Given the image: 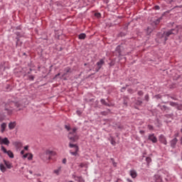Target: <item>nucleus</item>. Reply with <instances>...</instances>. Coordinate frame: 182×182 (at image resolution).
Returning <instances> with one entry per match:
<instances>
[{"instance_id": "63", "label": "nucleus", "mask_w": 182, "mask_h": 182, "mask_svg": "<svg viewBox=\"0 0 182 182\" xmlns=\"http://www.w3.org/2000/svg\"><path fill=\"white\" fill-rule=\"evenodd\" d=\"M29 149V146H26L25 147H24V150H28Z\"/></svg>"}, {"instance_id": "30", "label": "nucleus", "mask_w": 182, "mask_h": 182, "mask_svg": "<svg viewBox=\"0 0 182 182\" xmlns=\"http://www.w3.org/2000/svg\"><path fill=\"white\" fill-rule=\"evenodd\" d=\"M146 31V35H150V33H151L153 32V28H151L150 27H147Z\"/></svg>"}, {"instance_id": "62", "label": "nucleus", "mask_w": 182, "mask_h": 182, "mask_svg": "<svg viewBox=\"0 0 182 182\" xmlns=\"http://www.w3.org/2000/svg\"><path fill=\"white\" fill-rule=\"evenodd\" d=\"M171 99H172V100H177V98H176L174 97H171Z\"/></svg>"}, {"instance_id": "3", "label": "nucleus", "mask_w": 182, "mask_h": 182, "mask_svg": "<svg viewBox=\"0 0 182 182\" xmlns=\"http://www.w3.org/2000/svg\"><path fill=\"white\" fill-rule=\"evenodd\" d=\"M178 33V28L176 26L175 28H171L168 30V31L164 32V33H158L157 36L159 39H161V41L167 42L168 40V37L171 36V35H177Z\"/></svg>"}, {"instance_id": "61", "label": "nucleus", "mask_w": 182, "mask_h": 182, "mask_svg": "<svg viewBox=\"0 0 182 182\" xmlns=\"http://www.w3.org/2000/svg\"><path fill=\"white\" fill-rule=\"evenodd\" d=\"M23 159H26V157H28V154H26L23 156Z\"/></svg>"}, {"instance_id": "25", "label": "nucleus", "mask_w": 182, "mask_h": 182, "mask_svg": "<svg viewBox=\"0 0 182 182\" xmlns=\"http://www.w3.org/2000/svg\"><path fill=\"white\" fill-rule=\"evenodd\" d=\"M14 146L19 149V147H22V142L21 141H15L14 142Z\"/></svg>"}, {"instance_id": "46", "label": "nucleus", "mask_w": 182, "mask_h": 182, "mask_svg": "<svg viewBox=\"0 0 182 182\" xmlns=\"http://www.w3.org/2000/svg\"><path fill=\"white\" fill-rule=\"evenodd\" d=\"M65 129L68 132H70V125H65Z\"/></svg>"}, {"instance_id": "14", "label": "nucleus", "mask_w": 182, "mask_h": 182, "mask_svg": "<svg viewBox=\"0 0 182 182\" xmlns=\"http://www.w3.org/2000/svg\"><path fill=\"white\" fill-rule=\"evenodd\" d=\"M129 176H131L132 178H136L137 177V171L134 169L129 171Z\"/></svg>"}, {"instance_id": "54", "label": "nucleus", "mask_w": 182, "mask_h": 182, "mask_svg": "<svg viewBox=\"0 0 182 182\" xmlns=\"http://www.w3.org/2000/svg\"><path fill=\"white\" fill-rule=\"evenodd\" d=\"M154 9L155 11H159L160 9V6H155Z\"/></svg>"}, {"instance_id": "12", "label": "nucleus", "mask_w": 182, "mask_h": 182, "mask_svg": "<svg viewBox=\"0 0 182 182\" xmlns=\"http://www.w3.org/2000/svg\"><path fill=\"white\" fill-rule=\"evenodd\" d=\"M9 139L8 138L5 137L4 139H1L0 141V144H5L6 146H9Z\"/></svg>"}, {"instance_id": "15", "label": "nucleus", "mask_w": 182, "mask_h": 182, "mask_svg": "<svg viewBox=\"0 0 182 182\" xmlns=\"http://www.w3.org/2000/svg\"><path fill=\"white\" fill-rule=\"evenodd\" d=\"M5 63H6L5 61H2L0 63V75H2V69L4 71L5 70V69H6V67L5 66Z\"/></svg>"}, {"instance_id": "49", "label": "nucleus", "mask_w": 182, "mask_h": 182, "mask_svg": "<svg viewBox=\"0 0 182 182\" xmlns=\"http://www.w3.org/2000/svg\"><path fill=\"white\" fill-rule=\"evenodd\" d=\"M154 97H156L157 100H159V99H161L162 96H161V95L158 94V95H156L154 96Z\"/></svg>"}, {"instance_id": "9", "label": "nucleus", "mask_w": 182, "mask_h": 182, "mask_svg": "<svg viewBox=\"0 0 182 182\" xmlns=\"http://www.w3.org/2000/svg\"><path fill=\"white\" fill-rule=\"evenodd\" d=\"M148 140H149L150 141H151L154 144L157 143V137L156 136V135H154V134H149Z\"/></svg>"}, {"instance_id": "22", "label": "nucleus", "mask_w": 182, "mask_h": 182, "mask_svg": "<svg viewBox=\"0 0 182 182\" xmlns=\"http://www.w3.org/2000/svg\"><path fill=\"white\" fill-rule=\"evenodd\" d=\"M100 102L104 106H107L108 107H110V106H112L110 104L106 102L105 99H101Z\"/></svg>"}, {"instance_id": "6", "label": "nucleus", "mask_w": 182, "mask_h": 182, "mask_svg": "<svg viewBox=\"0 0 182 182\" xmlns=\"http://www.w3.org/2000/svg\"><path fill=\"white\" fill-rule=\"evenodd\" d=\"M158 107L164 113H168L170 110H171V108L170 107H167L166 105H158Z\"/></svg>"}, {"instance_id": "20", "label": "nucleus", "mask_w": 182, "mask_h": 182, "mask_svg": "<svg viewBox=\"0 0 182 182\" xmlns=\"http://www.w3.org/2000/svg\"><path fill=\"white\" fill-rule=\"evenodd\" d=\"M115 52H117L119 56H122V47L120 46H117L115 48Z\"/></svg>"}, {"instance_id": "32", "label": "nucleus", "mask_w": 182, "mask_h": 182, "mask_svg": "<svg viewBox=\"0 0 182 182\" xmlns=\"http://www.w3.org/2000/svg\"><path fill=\"white\" fill-rule=\"evenodd\" d=\"M161 19H163V18H161V17L157 18L156 20H155L154 21V23H155V25H159V23H160Z\"/></svg>"}, {"instance_id": "47", "label": "nucleus", "mask_w": 182, "mask_h": 182, "mask_svg": "<svg viewBox=\"0 0 182 182\" xmlns=\"http://www.w3.org/2000/svg\"><path fill=\"white\" fill-rule=\"evenodd\" d=\"M14 106L16 107H21V104L19 102H14Z\"/></svg>"}, {"instance_id": "4", "label": "nucleus", "mask_w": 182, "mask_h": 182, "mask_svg": "<svg viewBox=\"0 0 182 182\" xmlns=\"http://www.w3.org/2000/svg\"><path fill=\"white\" fill-rule=\"evenodd\" d=\"M163 171L159 170L157 173L154 176V181L155 182H163Z\"/></svg>"}, {"instance_id": "50", "label": "nucleus", "mask_w": 182, "mask_h": 182, "mask_svg": "<svg viewBox=\"0 0 182 182\" xmlns=\"http://www.w3.org/2000/svg\"><path fill=\"white\" fill-rule=\"evenodd\" d=\"M119 36H121V37L126 36V33L121 32V33H119Z\"/></svg>"}, {"instance_id": "36", "label": "nucleus", "mask_w": 182, "mask_h": 182, "mask_svg": "<svg viewBox=\"0 0 182 182\" xmlns=\"http://www.w3.org/2000/svg\"><path fill=\"white\" fill-rule=\"evenodd\" d=\"M110 160H111L114 167H117V163H116V161H114V159L111 158Z\"/></svg>"}, {"instance_id": "57", "label": "nucleus", "mask_w": 182, "mask_h": 182, "mask_svg": "<svg viewBox=\"0 0 182 182\" xmlns=\"http://www.w3.org/2000/svg\"><path fill=\"white\" fill-rule=\"evenodd\" d=\"M77 114H78V116H80V114H82V112L77 110Z\"/></svg>"}, {"instance_id": "2", "label": "nucleus", "mask_w": 182, "mask_h": 182, "mask_svg": "<svg viewBox=\"0 0 182 182\" xmlns=\"http://www.w3.org/2000/svg\"><path fill=\"white\" fill-rule=\"evenodd\" d=\"M178 33V28L176 26L175 28H171L168 30V31L164 32V33H158L157 36L159 39H161V41L167 42L168 40V37L171 36V35H177Z\"/></svg>"}, {"instance_id": "56", "label": "nucleus", "mask_w": 182, "mask_h": 182, "mask_svg": "<svg viewBox=\"0 0 182 182\" xmlns=\"http://www.w3.org/2000/svg\"><path fill=\"white\" fill-rule=\"evenodd\" d=\"M66 161H67L66 158H64V159H63V164H66Z\"/></svg>"}, {"instance_id": "16", "label": "nucleus", "mask_w": 182, "mask_h": 182, "mask_svg": "<svg viewBox=\"0 0 182 182\" xmlns=\"http://www.w3.org/2000/svg\"><path fill=\"white\" fill-rule=\"evenodd\" d=\"M64 74L63 75V76H66V75H68V73H72V69L70 68V67H67L64 69Z\"/></svg>"}, {"instance_id": "48", "label": "nucleus", "mask_w": 182, "mask_h": 182, "mask_svg": "<svg viewBox=\"0 0 182 182\" xmlns=\"http://www.w3.org/2000/svg\"><path fill=\"white\" fill-rule=\"evenodd\" d=\"M176 109L178 110H182V104H181V105L178 104Z\"/></svg>"}, {"instance_id": "37", "label": "nucleus", "mask_w": 182, "mask_h": 182, "mask_svg": "<svg viewBox=\"0 0 182 182\" xmlns=\"http://www.w3.org/2000/svg\"><path fill=\"white\" fill-rule=\"evenodd\" d=\"M127 99H129L127 97H124L123 105H124V106H127Z\"/></svg>"}, {"instance_id": "7", "label": "nucleus", "mask_w": 182, "mask_h": 182, "mask_svg": "<svg viewBox=\"0 0 182 182\" xmlns=\"http://www.w3.org/2000/svg\"><path fill=\"white\" fill-rule=\"evenodd\" d=\"M159 141L161 143V144H164V146H167V138H166V136L163 134L159 135Z\"/></svg>"}, {"instance_id": "8", "label": "nucleus", "mask_w": 182, "mask_h": 182, "mask_svg": "<svg viewBox=\"0 0 182 182\" xmlns=\"http://www.w3.org/2000/svg\"><path fill=\"white\" fill-rule=\"evenodd\" d=\"M105 65V60L104 59H100L97 63V68H95V72H99L100 69H102V66Z\"/></svg>"}, {"instance_id": "35", "label": "nucleus", "mask_w": 182, "mask_h": 182, "mask_svg": "<svg viewBox=\"0 0 182 182\" xmlns=\"http://www.w3.org/2000/svg\"><path fill=\"white\" fill-rule=\"evenodd\" d=\"M6 92H11V90H12V87H11V85H6Z\"/></svg>"}, {"instance_id": "21", "label": "nucleus", "mask_w": 182, "mask_h": 182, "mask_svg": "<svg viewBox=\"0 0 182 182\" xmlns=\"http://www.w3.org/2000/svg\"><path fill=\"white\" fill-rule=\"evenodd\" d=\"M5 108L4 110H6V112H7V114H9V116H11V114H12V113H14V109H9L8 107H6V105H5Z\"/></svg>"}, {"instance_id": "19", "label": "nucleus", "mask_w": 182, "mask_h": 182, "mask_svg": "<svg viewBox=\"0 0 182 182\" xmlns=\"http://www.w3.org/2000/svg\"><path fill=\"white\" fill-rule=\"evenodd\" d=\"M46 156H48V160H50V157H52V156L53 155V151H50L49 149H47L46 151Z\"/></svg>"}, {"instance_id": "13", "label": "nucleus", "mask_w": 182, "mask_h": 182, "mask_svg": "<svg viewBox=\"0 0 182 182\" xmlns=\"http://www.w3.org/2000/svg\"><path fill=\"white\" fill-rule=\"evenodd\" d=\"M73 178L75 180V181L85 182V180L83 179V177H82V176H77L73 174Z\"/></svg>"}, {"instance_id": "40", "label": "nucleus", "mask_w": 182, "mask_h": 182, "mask_svg": "<svg viewBox=\"0 0 182 182\" xmlns=\"http://www.w3.org/2000/svg\"><path fill=\"white\" fill-rule=\"evenodd\" d=\"M28 77L29 80H35V75H29Z\"/></svg>"}, {"instance_id": "39", "label": "nucleus", "mask_w": 182, "mask_h": 182, "mask_svg": "<svg viewBox=\"0 0 182 182\" xmlns=\"http://www.w3.org/2000/svg\"><path fill=\"white\" fill-rule=\"evenodd\" d=\"M128 93H129V95H133V93H134V90L132 89V88H129L127 90Z\"/></svg>"}, {"instance_id": "41", "label": "nucleus", "mask_w": 182, "mask_h": 182, "mask_svg": "<svg viewBox=\"0 0 182 182\" xmlns=\"http://www.w3.org/2000/svg\"><path fill=\"white\" fill-rule=\"evenodd\" d=\"M146 163H147L148 165L150 164V162L151 161V158H150V157H146Z\"/></svg>"}, {"instance_id": "24", "label": "nucleus", "mask_w": 182, "mask_h": 182, "mask_svg": "<svg viewBox=\"0 0 182 182\" xmlns=\"http://www.w3.org/2000/svg\"><path fill=\"white\" fill-rule=\"evenodd\" d=\"M129 80V82H132V85H139V80L137 79H133L130 77Z\"/></svg>"}, {"instance_id": "64", "label": "nucleus", "mask_w": 182, "mask_h": 182, "mask_svg": "<svg viewBox=\"0 0 182 182\" xmlns=\"http://www.w3.org/2000/svg\"><path fill=\"white\" fill-rule=\"evenodd\" d=\"M180 141H181V146H182V136H181V139H180Z\"/></svg>"}, {"instance_id": "18", "label": "nucleus", "mask_w": 182, "mask_h": 182, "mask_svg": "<svg viewBox=\"0 0 182 182\" xmlns=\"http://www.w3.org/2000/svg\"><path fill=\"white\" fill-rule=\"evenodd\" d=\"M15 127H16V122H10L9 124V129L10 130H14V129H15Z\"/></svg>"}, {"instance_id": "42", "label": "nucleus", "mask_w": 182, "mask_h": 182, "mask_svg": "<svg viewBox=\"0 0 182 182\" xmlns=\"http://www.w3.org/2000/svg\"><path fill=\"white\" fill-rule=\"evenodd\" d=\"M147 127H148L149 130H154V127H153V125H151V124H148Z\"/></svg>"}, {"instance_id": "51", "label": "nucleus", "mask_w": 182, "mask_h": 182, "mask_svg": "<svg viewBox=\"0 0 182 182\" xmlns=\"http://www.w3.org/2000/svg\"><path fill=\"white\" fill-rule=\"evenodd\" d=\"M32 159H33V155H32V154H30L28 156V160H32Z\"/></svg>"}, {"instance_id": "58", "label": "nucleus", "mask_w": 182, "mask_h": 182, "mask_svg": "<svg viewBox=\"0 0 182 182\" xmlns=\"http://www.w3.org/2000/svg\"><path fill=\"white\" fill-rule=\"evenodd\" d=\"M58 76H60V73L56 74L54 77V79H56V77H58Z\"/></svg>"}, {"instance_id": "52", "label": "nucleus", "mask_w": 182, "mask_h": 182, "mask_svg": "<svg viewBox=\"0 0 182 182\" xmlns=\"http://www.w3.org/2000/svg\"><path fill=\"white\" fill-rule=\"evenodd\" d=\"M95 16H96L97 18H100V16H102V15L100 14V13H95Z\"/></svg>"}, {"instance_id": "17", "label": "nucleus", "mask_w": 182, "mask_h": 182, "mask_svg": "<svg viewBox=\"0 0 182 182\" xmlns=\"http://www.w3.org/2000/svg\"><path fill=\"white\" fill-rule=\"evenodd\" d=\"M4 163L6 167V168H12V167H14L12 166V163L9 162V161H7L6 160L4 159Z\"/></svg>"}, {"instance_id": "26", "label": "nucleus", "mask_w": 182, "mask_h": 182, "mask_svg": "<svg viewBox=\"0 0 182 182\" xmlns=\"http://www.w3.org/2000/svg\"><path fill=\"white\" fill-rule=\"evenodd\" d=\"M0 170L2 171V173H5V171H6V167H5L4 164H0Z\"/></svg>"}, {"instance_id": "28", "label": "nucleus", "mask_w": 182, "mask_h": 182, "mask_svg": "<svg viewBox=\"0 0 182 182\" xmlns=\"http://www.w3.org/2000/svg\"><path fill=\"white\" fill-rule=\"evenodd\" d=\"M1 133H4V132H5V129H6V123L5 122L2 123L1 125Z\"/></svg>"}, {"instance_id": "59", "label": "nucleus", "mask_w": 182, "mask_h": 182, "mask_svg": "<svg viewBox=\"0 0 182 182\" xmlns=\"http://www.w3.org/2000/svg\"><path fill=\"white\" fill-rule=\"evenodd\" d=\"M178 137V133L174 134V139H177Z\"/></svg>"}, {"instance_id": "1", "label": "nucleus", "mask_w": 182, "mask_h": 182, "mask_svg": "<svg viewBox=\"0 0 182 182\" xmlns=\"http://www.w3.org/2000/svg\"><path fill=\"white\" fill-rule=\"evenodd\" d=\"M76 132H77V128L74 127L73 128V131L70 132L68 134V140H70L68 147L70 149H74V151L70 150V154L75 156V157L79 156V145L73 144L79 140V136L76 135Z\"/></svg>"}, {"instance_id": "33", "label": "nucleus", "mask_w": 182, "mask_h": 182, "mask_svg": "<svg viewBox=\"0 0 182 182\" xmlns=\"http://www.w3.org/2000/svg\"><path fill=\"white\" fill-rule=\"evenodd\" d=\"M62 170V167H59L58 169L54 170V173L55 174H56L57 176H59V172Z\"/></svg>"}, {"instance_id": "38", "label": "nucleus", "mask_w": 182, "mask_h": 182, "mask_svg": "<svg viewBox=\"0 0 182 182\" xmlns=\"http://www.w3.org/2000/svg\"><path fill=\"white\" fill-rule=\"evenodd\" d=\"M144 100H146V102H149V100H150V96L149 95V94L145 95Z\"/></svg>"}, {"instance_id": "11", "label": "nucleus", "mask_w": 182, "mask_h": 182, "mask_svg": "<svg viewBox=\"0 0 182 182\" xmlns=\"http://www.w3.org/2000/svg\"><path fill=\"white\" fill-rule=\"evenodd\" d=\"M15 35L16 36V45H18V43H19V41L20 40V38H23V33H21V32H18V31H16L14 33Z\"/></svg>"}, {"instance_id": "27", "label": "nucleus", "mask_w": 182, "mask_h": 182, "mask_svg": "<svg viewBox=\"0 0 182 182\" xmlns=\"http://www.w3.org/2000/svg\"><path fill=\"white\" fill-rule=\"evenodd\" d=\"M164 117H166V119H173V117H174V114L173 113L166 114H164Z\"/></svg>"}, {"instance_id": "55", "label": "nucleus", "mask_w": 182, "mask_h": 182, "mask_svg": "<svg viewBox=\"0 0 182 182\" xmlns=\"http://www.w3.org/2000/svg\"><path fill=\"white\" fill-rule=\"evenodd\" d=\"M32 73V68L29 69V71L27 72L26 75H31Z\"/></svg>"}, {"instance_id": "53", "label": "nucleus", "mask_w": 182, "mask_h": 182, "mask_svg": "<svg viewBox=\"0 0 182 182\" xmlns=\"http://www.w3.org/2000/svg\"><path fill=\"white\" fill-rule=\"evenodd\" d=\"M127 86H129V85H127L126 87H122L121 88V92H124V90H126Z\"/></svg>"}, {"instance_id": "60", "label": "nucleus", "mask_w": 182, "mask_h": 182, "mask_svg": "<svg viewBox=\"0 0 182 182\" xmlns=\"http://www.w3.org/2000/svg\"><path fill=\"white\" fill-rule=\"evenodd\" d=\"M139 133L141 134H144L145 132L144 130H141V131H139Z\"/></svg>"}, {"instance_id": "31", "label": "nucleus", "mask_w": 182, "mask_h": 182, "mask_svg": "<svg viewBox=\"0 0 182 182\" xmlns=\"http://www.w3.org/2000/svg\"><path fill=\"white\" fill-rule=\"evenodd\" d=\"M78 38L79 39H86V33H80Z\"/></svg>"}, {"instance_id": "44", "label": "nucleus", "mask_w": 182, "mask_h": 182, "mask_svg": "<svg viewBox=\"0 0 182 182\" xmlns=\"http://www.w3.org/2000/svg\"><path fill=\"white\" fill-rule=\"evenodd\" d=\"M111 144H112V146H116V141L114 140V139H112L110 141Z\"/></svg>"}, {"instance_id": "10", "label": "nucleus", "mask_w": 182, "mask_h": 182, "mask_svg": "<svg viewBox=\"0 0 182 182\" xmlns=\"http://www.w3.org/2000/svg\"><path fill=\"white\" fill-rule=\"evenodd\" d=\"M178 139L177 138H173L172 140L170 141V145L171 149H176V146H177V143Z\"/></svg>"}, {"instance_id": "43", "label": "nucleus", "mask_w": 182, "mask_h": 182, "mask_svg": "<svg viewBox=\"0 0 182 182\" xmlns=\"http://www.w3.org/2000/svg\"><path fill=\"white\" fill-rule=\"evenodd\" d=\"M100 114H102V116H107V114H109V113L106 111H102L100 112Z\"/></svg>"}, {"instance_id": "29", "label": "nucleus", "mask_w": 182, "mask_h": 182, "mask_svg": "<svg viewBox=\"0 0 182 182\" xmlns=\"http://www.w3.org/2000/svg\"><path fill=\"white\" fill-rule=\"evenodd\" d=\"M79 167L80 168H83V167H85V168H87L88 164H87V163H81V164H80Z\"/></svg>"}, {"instance_id": "5", "label": "nucleus", "mask_w": 182, "mask_h": 182, "mask_svg": "<svg viewBox=\"0 0 182 182\" xmlns=\"http://www.w3.org/2000/svg\"><path fill=\"white\" fill-rule=\"evenodd\" d=\"M1 151H3V153H4V154H7L9 157H10V159H14V152H12V151L11 150L7 151L5 146H1Z\"/></svg>"}, {"instance_id": "45", "label": "nucleus", "mask_w": 182, "mask_h": 182, "mask_svg": "<svg viewBox=\"0 0 182 182\" xmlns=\"http://www.w3.org/2000/svg\"><path fill=\"white\" fill-rule=\"evenodd\" d=\"M138 96H143L144 95V92L142 90H139L137 92Z\"/></svg>"}, {"instance_id": "23", "label": "nucleus", "mask_w": 182, "mask_h": 182, "mask_svg": "<svg viewBox=\"0 0 182 182\" xmlns=\"http://www.w3.org/2000/svg\"><path fill=\"white\" fill-rule=\"evenodd\" d=\"M135 105H136V106H141V105H143V101L140 100V97H138V100H135Z\"/></svg>"}, {"instance_id": "34", "label": "nucleus", "mask_w": 182, "mask_h": 182, "mask_svg": "<svg viewBox=\"0 0 182 182\" xmlns=\"http://www.w3.org/2000/svg\"><path fill=\"white\" fill-rule=\"evenodd\" d=\"M169 105H170V106H172L173 107H176V106H178V103L174 102H170Z\"/></svg>"}]
</instances>
